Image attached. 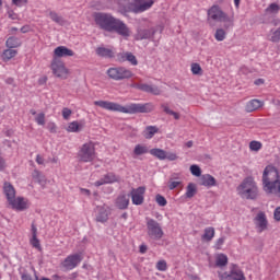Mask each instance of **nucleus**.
<instances>
[{
    "label": "nucleus",
    "mask_w": 280,
    "mask_h": 280,
    "mask_svg": "<svg viewBox=\"0 0 280 280\" xmlns=\"http://www.w3.org/2000/svg\"><path fill=\"white\" fill-rule=\"evenodd\" d=\"M223 14H224V11H222V9H220L218 5H212L208 10V18L212 19V21H220Z\"/></svg>",
    "instance_id": "22"
},
{
    "label": "nucleus",
    "mask_w": 280,
    "mask_h": 280,
    "mask_svg": "<svg viewBox=\"0 0 280 280\" xmlns=\"http://www.w3.org/2000/svg\"><path fill=\"white\" fill-rule=\"evenodd\" d=\"M77 159L80 163H93L97 159L95 142L89 141L83 143L77 153Z\"/></svg>",
    "instance_id": "5"
},
{
    "label": "nucleus",
    "mask_w": 280,
    "mask_h": 280,
    "mask_svg": "<svg viewBox=\"0 0 280 280\" xmlns=\"http://www.w3.org/2000/svg\"><path fill=\"white\" fill-rule=\"evenodd\" d=\"M267 39L269 43H280V26L278 28L270 30L269 34L267 35Z\"/></svg>",
    "instance_id": "28"
},
{
    "label": "nucleus",
    "mask_w": 280,
    "mask_h": 280,
    "mask_svg": "<svg viewBox=\"0 0 280 280\" xmlns=\"http://www.w3.org/2000/svg\"><path fill=\"white\" fill-rule=\"evenodd\" d=\"M214 38L218 40V43H222V40L226 39V31L223 28H218L214 33Z\"/></svg>",
    "instance_id": "39"
},
{
    "label": "nucleus",
    "mask_w": 280,
    "mask_h": 280,
    "mask_svg": "<svg viewBox=\"0 0 280 280\" xmlns=\"http://www.w3.org/2000/svg\"><path fill=\"white\" fill-rule=\"evenodd\" d=\"M96 56L101 58H115V50L113 48L97 47Z\"/></svg>",
    "instance_id": "23"
},
{
    "label": "nucleus",
    "mask_w": 280,
    "mask_h": 280,
    "mask_svg": "<svg viewBox=\"0 0 280 280\" xmlns=\"http://www.w3.org/2000/svg\"><path fill=\"white\" fill-rule=\"evenodd\" d=\"M255 224L258 233H264L268 229V220L266 219V213L259 212L255 218Z\"/></svg>",
    "instance_id": "17"
},
{
    "label": "nucleus",
    "mask_w": 280,
    "mask_h": 280,
    "mask_svg": "<svg viewBox=\"0 0 280 280\" xmlns=\"http://www.w3.org/2000/svg\"><path fill=\"white\" fill-rule=\"evenodd\" d=\"M22 280H34L32 279V276L27 275V273H23L21 277Z\"/></svg>",
    "instance_id": "64"
},
{
    "label": "nucleus",
    "mask_w": 280,
    "mask_h": 280,
    "mask_svg": "<svg viewBox=\"0 0 280 280\" xmlns=\"http://www.w3.org/2000/svg\"><path fill=\"white\" fill-rule=\"evenodd\" d=\"M48 16L54 21V23H57L58 25H65V19L56 13V11H49Z\"/></svg>",
    "instance_id": "38"
},
{
    "label": "nucleus",
    "mask_w": 280,
    "mask_h": 280,
    "mask_svg": "<svg viewBox=\"0 0 280 280\" xmlns=\"http://www.w3.org/2000/svg\"><path fill=\"white\" fill-rule=\"evenodd\" d=\"M132 4V2H130V0H118V5L120 8V10H122V12H129L126 11L128 10V5Z\"/></svg>",
    "instance_id": "46"
},
{
    "label": "nucleus",
    "mask_w": 280,
    "mask_h": 280,
    "mask_svg": "<svg viewBox=\"0 0 280 280\" xmlns=\"http://www.w3.org/2000/svg\"><path fill=\"white\" fill-rule=\"evenodd\" d=\"M106 74L109 78V80H115V82H121V80H130V78L135 77L132 70L124 66L112 67L107 69Z\"/></svg>",
    "instance_id": "7"
},
{
    "label": "nucleus",
    "mask_w": 280,
    "mask_h": 280,
    "mask_svg": "<svg viewBox=\"0 0 280 280\" xmlns=\"http://www.w3.org/2000/svg\"><path fill=\"white\" fill-rule=\"evenodd\" d=\"M9 19H11L12 21H16V19H19V15L14 12V11H9Z\"/></svg>",
    "instance_id": "60"
},
{
    "label": "nucleus",
    "mask_w": 280,
    "mask_h": 280,
    "mask_svg": "<svg viewBox=\"0 0 280 280\" xmlns=\"http://www.w3.org/2000/svg\"><path fill=\"white\" fill-rule=\"evenodd\" d=\"M159 132V128L156 126H148L145 127L144 131L142 132L144 139H152L154 135Z\"/></svg>",
    "instance_id": "32"
},
{
    "label": "nucleus",
    "mask_w": 280,
    "mask_h": 280,
    "mask_svg": "<svg viewBox=\"0 0 280 280\" xmlns=\"http://www.w3.org/2000/svg\"><path fill=\"white\" fill-rule=\"evenodd\" d=\"M93 20L95 25L100 30H104V32H115L118 36H122V38H130L132 36V31H130L128 25L110 13L95 12Z\"/></svg>",
    "instance_id": "1"
},
{
    "label": "nucleus",
    "mask_w": 280,
    "mask_h": 280,
    "mask_svg": "<svg viewBox=\"0 0 280 280\" xmlns=\"http://www.w3.org/2000/svg\"><path fill=\"white\" fill-rule=\"evenodd\" d=\"M109 215H110V207L108 206L97 207L96 222H101L102 224H104V222H108Z\"/></svg>",
    "instance_id": "18"
},
{
    "label": "nucleus",
    "mask_w": 280,
    "mask_h": 280,
    "mask_svg": "<svg viewBox=\"0 0 280 280\" xmlns=\"http://www.w3.org/2000/svg\"><path fill=\"white\" fill-rule=\"evenodd\" d=\"M75 56V52L68 48L67 46H58L54 49L52 58H57L60 60V58H71Z\"/></svg>",
    "instance_id": "13"
},
{
    "label": "nucleus",
    "mask_w": 280,
    "mask_h": 280,
    "mask_svg": "<svg viewBox=\"0 0 280 280\" xmlns=\"http://www.w3.org/2000/svg\"><path fill=\"white\" fill-rule=\"evenodd\" d=\"M49 69L55 78H59V80H68L71 75V70L67 68L65 61L58 58H52L50 61Z\"/></svg>",
    "instance_id": "6"
},
{
    "label": "nucleus",
    "mask_w": 280,
    "mask_h": 280,
    "mask_svg": "<svg viewBox=\"0 0 280 280\" xmlns=\"http://www.w3.org/2000/svg\"><path fill=\"white\" fill-rule=\"evenodd\" d=\"M200 185H202L203 187H215V177L209 174L202 175L200 178Z\"/></svg>",
    "instance_id": "24"
},
{
    "label": "nucleus",
    "mask_w": 280,
    "mask_h": 280,
    "mask_svg": "<svg viewBox=\"0 0 280 280\" xmlns=\"http://www.w3.org/2000/svg\"><path fill=\"white\" fill-rule=\"evenodd\" d=\"M35 121L38 126H45V113H39L35 117Z\"/></svg>",
    "instance_id": "49"
},
{
    "label": "nucleus",
    "mask_w": 280,
    "mask_h": 280,
    "mask_svg": "<svg viewBox=\"0 0 280 280\" xmlns=\"http://www.w3.org/2000/svg\"><path fill=\"white\" fill-rule=\"evenodd\" d=\"M113 183H119V176L115 175V173H107L94 183V187H102V185H110Z\"/></svg>",
    "instance_id": "15"
},
{
    "label": "nucleus",
    "mask_w": 280,
    "mask_h": 280,
    "mask_svg": "<svg viewBox=\"0 0 280 280\" xmlns=\"http://www.w3.org/2000/svg\"><path fill=\"white\" fill-rule=\"evenodd\" d=\"M223 244H224V237L218 238V241L215 243V248L218 250H220V248H222Z\"/></svg>",
    "instance_id": "57"
},
{
    "label": "nucleus",
    "mask_w": 280,
    "mask_h": 280,
    "mask_svg": "<svg viewBox=\"0 0 280 280\" xmlns=\"http://www.w3.org/2000/svg\"><path fill=\"white\" fill-rule=\"evenodd\" d=\"M94 106H98V108H103L104 110H110L112 113H122L125 115L152 113V110H154V105L152 103H130L124 106L119 103L110 101H94Z\"/></svg>",
    "instance_id": "2"
},
{
    "label": "nucleus",
    "mask_w": 280,
    "mask_h": 280,
    "mask_svg": "<svg viewBox=\"0 0 280 280\" xmlns=\"http://www.w3.org/2000/svg\"><path fill=\"white\" fill-rule=\"evenodd\" d=\"M156 270L160 272H165L167 270V261L165 260H159L155 265Z\"/></svg>",
    "instance_id": "44"
},
{
    "label": "nucleus",
    "mask_w": 280,
    "mask_h": 280,
    "mask_svg": "<svg viewBox=\"0 0 280 280\" xmlns=\"http://www.w3.org/2000/svg\"><path fill=\"white\" fill-rule=\"evenodd\" d=\"M139 252L141 253V255H145V253H148V245L145 244L140 245Z\"/></svg>",
    "instance_id": "61"
},
{
    "label": "nucleus",
    "mask_w": 280,
    "mask_h": 280,
    "mask_svg": "<svg viewBox=\"0 0 280 280\" xmlns=\"http://www.w3.org/2000/svg\"><path fill=\"white\" fill-rule=\"evenodd\" d=\"M31 246L33 248H36L37 250H43V247L40 246V241L38 240V236H32L30 240Z\"/></svg>",
    "instance_id": "42"
},
{
    "label": "nucleus",
    "mask_w": 280,
    "mask_h": 280,
    "mask_svg": "<svg viewBox=\"0 0 280 280\" xmlns=\"http://www.w3.org/2000/svg\"><path fill=\"white\" fill-rule=\"evenodd\" d=\"M3 194L7 198V202H10L13 198H16V189L10 182L3 184Z\"/></svg>",
    "instance_id": "20"
},
{
    "label": "nucleus",
    "mask_w": 280,
    "mask_h": 280,
    "mask_svg": "<svg viewBox=\"0 0 280 280\" xmlns=\"http://www.w3.org/2000/svg\"><path fill=\"white\" fill-rule=\"evenodd\" d=\"M5 46L8 49H16V47H21V39H19V37L11 36L7 39Z\"/></svg>",
    "instance_id": "31"
},
{
    "label": "nucleus",
    "mask_w": 280,
    "mask_h": 280,
    "mask_svg": "<svg viewBox=\"0 0 280 280\" xmlns=\"http://www.w3.org/2000/svg\"><path fill=\"white\" fill-rule=\"evenodd\" d=\"M115 205L117 209L125 210L128 209L130 205V195L121 194L116 198Z\"/></svg>",
    "instance_id": "19"
},
{
    "label": "nucleus",
    "mask_w": 280,
    "mask_h": 280,
    "mask_svg": "<svg viewBox=\"0 0 280 280\" xmlns=\"http://www.w3.org/2000/svg\"><path fill=\"white\" fill-rule=\"evenodd\" d=\"M33 178L35 180H37V183H43L45 182V175H43V173H40V171L35 170L32 174Z\"/></svg>",
    "instance_id": "43"
},
{
    "label": "nucleus",
    "mask_w": 280,
    "mask_h": 280,
    "mask_svg": "<svg viewBox=\"0 0 280 280\" xmlns=\"http://www.w3.org/2000/svg\"><path fill=\"white\" fill-rule=\"evenodd\" d=\"M218 277L220 280H246L244 271L237 267V265L231 266V271L229 272H219Z\"/></svg>",
    "instance_id": "9"
},
{
    "label": "nucleus",
    "mask_w": 280,
    "mask_h": 280,
    "mask_svg": "<svg viewBox=\"0 0 280 280\" xmlns=\"http://www.w3.org/2000/svg\"><path fill=\"white\" fill-rule=\"evenodd\" d=\"M149 154L155 156V159H159L160 161H165L166 152L163 149H151L149 150Z\"/></svg>",
    "instance_id": "33"
},
{
    "label": "nucleus",
    "mask_w": 280,
    "mask_h": 280,
    "mask_svg": "<svg viewBox=\"0 0 280 280\" xmlns=\"http://www.w3.org/2000/svg\"><path fill=\"white\" fill-rule=\"evenodd\" d=\"M190 173L192 176L200 177L202 175V171L200 170V166L194 164L190 166Z\"/></svg>",
    "instance_id": "47"
},
{
    "label": "nucleus",
    "mask_w": 280,
    "mask_h": 280,
    "mask_svg": "<svg viewBox=\"0 0 280 280\" xmlns=\"http://www.w3.org/2000/svg\"><path fill=\"white\" fill-rule=\"evenodd\" d=\"M82 261V254L69 255L62 262L61 268L65 270H73Z\"/></svg>",
    "instance_id": "12"
},
{
    "label": "nucleus",
    "mask_w": 280,
    "mask_h": 280,
    "mask_svg": "<svg viewBox=\"0 0 280 280\" xmlns=\"http://www.w3.org/2000/svg\"><path fill=\"white\" fill-rule=\"evenodd\" d=\"M83 128H84V122L73 120V121L68 124L66 130H67V132H81V130Z\"/></svg>",
    "instance_id": "26"
},
{
    "label": "nucleus",
    "mask_w": 280,
    "mask_h": 280,
    "mask_svg": "<svg viewBox=\"0 0 280 280\" xmlns=\"http://www.w3.org/2000/svg\"><path fill=\"white\" fill-rule=\"evenodd\" d=\"M142 83H132L131 89H137L138 91H141Z\"/></svg>",
    "instance_id": "63"
},
{
    "label": "nucleus",
    "mask_w": 280,
    "mask_h": 280,
    "mask_svg": "<svg viewBox=\"0 0 280 280\" xmlns=\"http://www.w3.org/2000/svg\"><path fill=\"white\" fill-rule=\"evenodd\" d=\"M264 106V101H259L257 98L250 100L245 105L246 113H255V110H259Z\"/></svg>",
    "instance_id": "21"
},
{
    "label": "nucleus",
    "mask_w": 280,
    "mask_h": 280,
    "mask_svg": "<svg viewBox=\"0 0 280 280\" xmlns=\"http://www.w3.org/2000/svg\"><path fill=\"white\" fill-rule=\"evenodd\" d=\"M117 60L118 62H130L132 67L139 65V60H137V57L130 51L118 54Z\"/></svg>",
    "instance_id": "16"
},
{
    "label": "nucleus",
    "mask_w": 280,
    "mask_h": 280,
    "mask_svg": "<svg viewBox=\"0 0 280 280\" xmlns=\"http://www.w3.org/2000/svg\"><path fill=\"white\" fill-rule=\"evenodd\" d=\"M10 209H13V211H27L30 209V199L25 197H13L9 202H8Z\"/></svg>",
    "instance_id": "11"
},
{
    "label": "nucleus",
    "mask_w": 280,
    "mask_h": 280,
    "mask_svg": "<svg viewBox=\"0 0 280 280\" xmlns=\"http://www.w3.org/2000/svg\"><path fill=\"white\" fill-rule=\"evenodd\" d=\"M165 159H167V161H176L178 159V155L176 153H167L166 152Z\"/></svg>",
    "instance_id": "54"
},
{
    "label": "nucleus",
    "mask_w": 280,
    "mask_h": 280,
    "mask_svg": "<svg viewBox=\"0 0 280 280\" xmlns=\"http://www.w3.org/2000/svg\"><path fill=\"white\" fill-rule=\"evenodd\" d=\"M61 115H62L63 119L69 120L71 115H73V112L69 107H63Z\"/></svg>",
    "instance_id": "50"
},
{
    "label": "nucleus",
    "mask_w": 280,
    "mask_h": 280,
    "mask_svg": "<svg viewBox=\"0 0 280 280\" xmlns=\"http://www.w3.org/2000/svg\"><path fill=\"white\" fill-rule=\"evenodd\" d=\"M30 0H12L13 5L21 8V5H25Z\"/></svg>",
    "instance_id": "51"
},
{
    "label": "nucleus",
    "mask_w": 280,
    "mask_h": 280,
    "mask_svg": "<svg viewBox=\"0 0 280 280\" xmlns=\"http://www.w3.org/2000/svg\"><path fill=\"white\" fill-rule=\"evenodd\" d=\"M18 54H19V51L15 49H12V48L3 50V52H2L3 62H10V60H12V58H16Z\"/></svg>",
    "instance_id": "30"
},
{
    "label": "nucleus",
    "mask_w": 280,
    "mask_h": 280,
    "mask_svg": "<svg viewBox=\"0 0 280 280\" xmlns=\"http://www.w3.org/2000/svg\"><path fill=\"white\" fill-rule=\"evenodd\" d=\"M139 36L141 39L143 38H150V36H152V33H150V31H143L139 33Z\"/></svg>",
    "instance_id": "55"
},
{
    "label": "nucleus",
    "mask_w": 280,
    "mask_h": 280,
    "mask_svg": "<svg viewBox=\"0 0 280 280\" xmlns=\"http://www.w3.org/2000/svg\"><path fill=\"white\" fill-rule=\"evenodd\" d=\"M154 5V0H133L126 9V12H133V14H141V12H147Z\"/></svg>",
    "instance_id": "8"
},
{
    "label": "nucleus",
    "mask_w": 280,
    "mask_h": 280,
    "mask_svg": "<svg viewBox=\"0 0 280 280\" xmlns=\"http://www.w3.org/2000/svg\"><path fill=\"white\" fill-rule=\"evenodd\" d=\"M215 237V228L208 226L203 230V234L201 235L202 242H211Z\"/></svg>",
    "instance_id": "25"
},
{
    "label": "nucleus",
    "mask_w": 280,
    "mask_h": 280,
    "mask_svg": "<svg viewBox=\"0 0 280 280\" xmlns=\"http://www.w3.org/2000/svg\"><path fill=\"white\" fill-rule=\"evenodd\" d=\"M57 129H58V127L56 126V122H50L48 125L49 132H56Z\"/></svg>",
    "instance_id": "59"
},
{
    "label": "nucleus",
    "mask_w": 280,
    "mask_h": 280,
    "mask_svg": "<svg viewBox=\"0 0 280 280\" xmlns=\"http://www.w3.org/2000/svg\"><path fill=\"white\" fill-rule=\"evenodd\" d=\"M145 187L133 188L130 192L132 205H143Z\"/></svg>",
    "instance_id": "14"
},
{
    "label": "nucleus",
    "mask_w": 280,
    "mask_h": 280,
    "mask_svg": "<svg viewBox=\"0 0 280 280\" xmlns=\"http://www.w3.org/2000/svg\"><path fill=\"white\" fill-rule=\"evenodd\" d=\"M262 190L267 196L280 198V173L277 167L272 165L265 167L262 173Z\"/></svg>",
    "instance_id": "3"
},
{
    "label": "nucleus",
    "mask_w": 280,
    "mask_h": 280,
    "mask_svg": "<svg viewBox=\"0 0 280 280\" xmlns=\"http://www.w3.org/2000/svg\"><path fill=\"white\" fill-rule=\"evenodd\" d=\"M155 202H158L159 207H165L167 205V199H165V197L162 195H156Z\"/></svg>",
    "instance_id": "48"
},
{
    "label": "nucleus",
    "mask_w": 280,
    "mask_h": 280,
    "mask_svg": "<svg viewBox=\"0 0 280 280\" xmlns=\"http://www.w3.org/2000/svg\"><path fill=\"white\" fill-rule=\"evenodd\" d=\"M219 22L224 23V30H229V27H233L235 23V18L233 15L229 16V14L223 12V15H221Z\"/></svg>",
    "instance_id": "27"
},
{
    "label": "nucleus",
    "mask_w": 280,
    "mask_h": 280,
    "mask_svg": "<svg viewBox=\"0 0 280 280\" xmlns=\"http://www.w3.org/2000/svg\"><path fill=\"white\" fill-rule=\"evenodd\" d=\"M237 195L245 200H257L259 197V187L255 177H245L242 183L236 187Z\"/></svg>",
    "instance_id": "4"
},
{
    "label": "nucleus",
    "mask_w": 280,
    "mask_h": 280,
    "mask_svg": "<svg viewBox=\"0 0 280 280\" xmlns=\"http://www.w3.org/2000/svg\"><path fill=\"white\" fill-rule=\"evenodd\" d=\"M31 232H32V237H38V229L36 228V224L32 223Z\"/></svg>",
    "instance_id": "52"
},
{
    "label": "nucleus",
    "mask_w": 280,
    "mask_h": 280,
    "mask_svg": "<svg viewBox=\"0 0 280 280\" xmlns=\"http://www.w3.org/2000/svg\"><path fill=\"white\" fill-rule=\"evenodd\" d=\"M147 233L151 240H161L164 235L161 224L154 219H149L147 222Z\"/></svg>",
    "instance_id": "10"
},
{
    "label": "nucleus",
    "mask_w": 280,
    "mask_h": 280,
    "mask_svg": "<svg viewBox=\"0 0 280 280\" xmlns=\"http://www.w3.org/2000/svg\"><path fill=\"white\" fill-rule=\"evenodd\" d=\"M161 108L166 113V115H172V113L174 112V110L170 109V105H167L165 103L161 105Z\"/></svg>",
    "instance_id": "56"
},
{
    "label": "nucleus",
    "mask_w": 280,
    "mask_h": 280,
    "mask_svg": "<svg viewBox=\"0 0 280 280\" xmlns=\"http://www.w3.org/2000/svg\"><path fill=\"white\" fill-rule=\"evenodd\" d=\"M198 194V188L196 187V184L189 183L186 187L185 196L186 198H194Z\"/></svg>",
    "instance_id": "35"
},
{
    "label": "nucleus",
    "mask_w": 280,
    "mask_h": 280,
    "mask_svg": "<svg viewBox=\"0 0 280 280\" xmlns=\"http://www.w3.org/2000/svg\"><path fill=\"white\" fill-rule=\"evenodd\" d=\"M229 264V257L225 254H218L215 257V266L224 268Z\"/></svg>",
    "instance_id": "34"
},
{
    "label": "nucleus",
    "mask_w": 280,
    "mask_h": 280,
    "mask_svg": "<svg viewBox=\"0 0 280 280\" xmlns=\"http://www.w3.org/2000/svg\"><path fill=\"white\" fill-rule=\"evenodd\" d=\"M150 152V149L145 144H137L133 149V154L136 156H141L142 154H148Z\"/></svg>",
    "instance_id": "36"
},
{
    "label": "nucleus",
    "mask_w": 280,
    "mask_h": 280,
    "mask_svg": "<svg viewBox=\"0 0 280 280\" xmlns=\"http://www.w3.org/2000/svg\"><path fill=\"white\" fill-rule=\"evenodd\" d=\"M140 91L151 93V95H159L161 93V89H159V86L150 85L148 83H142Z\"/></svg>",
    "instance_id": "29"
},
{
    "label": "nucleus",
    "mask_w": 280,
    "mask_h": 280,
    "mask_svg": "<svg viewBox=\"0 0 280 280\" xmlns=\"http://www.w3.org/2000/svg\"><path fill=\"white\" fill-rule=\"evenodd\" d=\"M190 71L192 75H202V67H200V63H191Z\"/></svg>",
    "instance_id": "41"
},
{
    "label": "nucleus",
    "mask_w": 280,
    "mask_h": 280,
    "mask_svg": "<svg viewBox=\"0 0 280 280\" xmlns=\"http://www.w3.org/2000/svg\"><path fill=\"white\" fill-rule=\"evenodd\" d=\"M280 10L279 4L277 3H271L269 7L266 9V12H269L270 14H278Z\"/></svg>",
    "instance_id": "45"
},
{
    "label": "nucleus",
    "mask_w": 280,
    "mask_h": 280,
    "mask_svg": "<svg viewBox=\"0 0 280 280\" xmlns=\"http://www.w3.org/2000/svg\"><path fill=\"white\" fill-rule=\"evenodd\" d=\"M261 148H264V144H261L260 141L253 140L252 142H249V150L252 152H259V150H261Z\"/></svg>",
    "instance_id": "40"
},
{
    "label": "nucleus",
    "mask_w": 280,
    "mask_h": 280,
    "mask_svg": "<svg viewBox=\"0 0 280 280\" xmlns=\"http://www.w3.org/2000/svg\"><path fill=\"white\" fill-rule=\"evenodd\" d=\"M36 163H37V165H45V159L40 154H37Z\"/></svg>",
    "instance_id": "58"
},
{
    "label": "nucleus",
    "mask_w": 280,
    "mask_h": 280,
    "mask_svg": "<svg viewBox=\"0 0 280 280\" xmlns=\"http://www.w3.org/2000/svg\"><path fill=\"white\" fill-rule=\"evenodd\" d=\"M30 31H31L30 25H25V26H22V27H21L22 34H27V32H30Z\"/></svg>",
    "instance_id": "62"
},
{
    "label": "nucleus",
    "mask_w": 280,
    "mask_h": 280,
    "mask_svg": "<svg viewBox=\"0 0 280 280\" xmlns=\"http://www.w3.org/2000/svg\"><path fill=\"white\" fill-rule=\"evenodd\" d=\"M179 185H183V182L178 180V175L173 174L172 177L168 180V189L174 190Z\"/></svg>",
    "instance_id": "37"
},
{
    "label": "nucleus",
    "mask_w": 280,
    "mask_h": 280,
    "mask_svg": "<svg viewBox=\"0 0 280 280\" xmlns=\"http://www.w3.org/2000/svg\"><path fill=\"white\" fill-rule=\"evenodd\" d=\"M273 218L276 222H280V207H277L273 211Z\"/></svg>",
    "instance_id": "53"
}]
</instances>
